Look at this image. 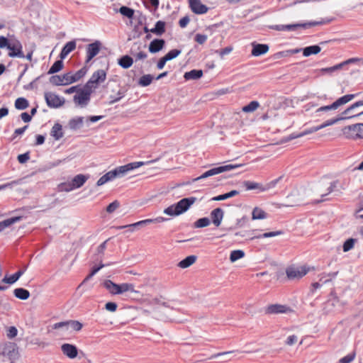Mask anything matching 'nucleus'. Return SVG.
Masks as SVG:
<instances>
[{
  "instance_id": "1",
  "label": "nucleus",
  "mask_w": 363,
  "mask_h": 363,
  "mask_svg": "<svg viewBox=\"0 0 363 363\" xmlns=\"http://www.w3.org/2000/svg\"><path fill=\"white\" fill-rule=\"evenodd\" d=\"M363 114V100L357 101L342 112L341 116L333 117L319 125V129L333 125L339 121L352 118Z\"/></svg>"
},
{
  "instance_id": "2",
  "label": "nucleus",
  "mask_w": 363,
  "mask_h": 363,
  "mask_svg": "<svg viewBox=\"0 0 363 363\" xmlns=\"http://www.w3.org/2000/svg\"><path fill=\"white\" fill-rule=\"evenodd\" d=\"M144 164L145 162H135L118 167L111 171L108 172L101 177H100L96 182V185L100 186L115 178L122 177L125 176L129 171L138 168Z\"/></svg>"
},
{
  "instance_id": "3",
  "label": "nucleus",
  "mask_w": 363,
  "mask_h": 363,
  "mask_svg": "<svg viewBox=\"0 0 363 363\" xmlns=\"http://www.w3.org/2000/svg\"><path fill=\"white\" fill-rule=\"evenodd\" d=\"M0 48H7L9 50L8 55L10 57L25 58L21 43L13 36L9 38L0 36Z\"/></svg>"
},
{
  "instance_id": "4",
  "label": "nucleus",
  "mask_w": 363,
  "mask_h": 363,
  "mask_svg": "<svg viewBox=\"0 0 363 363\" xmlns=\"http://www.w3.org/2000/svg\"><path fill=\"white\" fill-rule=\"evenodd\" d=\"M196 201V197L182 199L177 203H174L164 208L163 213L171 217L178 216L187 211Z\"/></svg>"
},
{
  "instance_id": "5",
  "label": "nucleus",
  "mask_w": 363,
  "mask_h": 363,
  "mask_svg": "<svg viewBox=\"0 0 363 363\" xmlns=\"http://www.w3.org/2000/svg\"><path fill=\"white\" fill-rule=\"evenodd\" d=\"M357 95L358 94H346L338 98L330 105L319 107V117L325 118L328 113L331 115L332 112L340 109L342 106L353 100Z\"/></svg>"
},
{
  "instance_id": "6",
  "label": "nucleus",
  "mask_w": 363,
  "mask_h": 363,
  "mask_svg": "<svg viewBox=\"0 0 363 363\" xmlns=\"http://www.w3.org/2000/svg\"><path fill=\"white\" fill-rule=\"evenodd\" d=\"M335 184L328 176L323 177L319 180V203L328 201L327 196L333 191Z\"/></svg>"
},
{
  "instance_id": "7",
  "label": "nucleus",
  "mask_w": 363,
  "mask_h": 363,
  "mask_svg": "<svg viewBox=\"0 0 363 363\" xmlns=\"http://www.w3.org/2000/svg\"><path fill=\"white\" fill-rule=\"evenodd\" d=\"M242 166H244L243 164H226V165L215 167V168H213V169H211L206 171L203 174H201L200 177L193 179L192 182H195L199 181L201 179L220 174L224 172H228V171H230L233 169H238Z\"/></svg>"
},
{
  "instance_id": "8",
  "label": "nucleus",
  "mask_w": 363,
  "mask_h": 363,
  "mask_svg": "<svg viewBox=\"0 0 363 363\" xmlns=\"http://www.w3.org/2000/svg\"><path fill=\"white\" fill-rule=\"evenodd\" d=\"M93 93L90 89H86L84 86L83 88L79 89L77 93L73 97V101L76 106L80 108L86 107L91 99V94Z\"/></svg>"
},
{
  "instance_id": "9",
  "label": "nucleus",
  "mask_w": 363,
  "mask_h": 363,
  "mask_svg": "<svg viewBox=\"0 0 363 363\" xmlns=\"http://www.w3.org/2000/svg\"><path fill=\"white\" fill-rule=\"evenodd\" d=\"M106 79V71L104 69H98L92 74L91 77L84 86H86V89H89L94 92L98 88L99 85L103 83Z\"/></svg>"
},
{
  "instance_id": "10",
  "label": "nucleus",
  "mask_w": 363,
  "mask_h": 363,
  "mask_svg": "<svg viewBox=\"0 0 363 363\" xmlns=\"http://www.w3.org/2000/svg\"><path fill=\"white\" fill-rule=\"evenodd\" d=\"M309 269L310 268L305 265H291L286 268V274L291 280L299 279L304 277Z\"/></svg>"
},
{
  "instance_id": "11",
  "label": "nucleus",
  "mask_w": 363,
  "mask_h": 363,
  "mask_svg": "<svg viewBox=\"0 0 363 363\" xmlns=\"http://www.w3.org/2000/svg\"><path fill=\"white\" fill-rule=\"evenodd\" d=\"M264 312L266 314H280V313H291L294 312L293 309L286 305L281 304H272L265 308Z\"/></svg>"
},
{
  "instance_id": "12",
  "label": "nucleus",
  "mask_w": 363,
  "mask_h": 363,
  "mask_svg": "<svg viewBox=\"0 0 363 363\" xmlns=\"http://www.w3.org/2000/svg\"><path fill=\"white\" fill-rule=\"evenodd\" d=\"M45 99L48 106L51 108H59L65 104V99L52 92L45 94Z\"/></svg>"
},
{
  "instance_id": "13",
  "label": "nucleus",
  "mask_w": 363,
  "mask_h": 363,
  "mask_svg": "<svg viewBox=\"0 0 363 363\" xmlns=\"http://www.w3.org/2000/svg\"><path fill=\"white\" fill-rule=\"evenodd\" d=\"M340 69L341 65H339V64L331 67H323L322 63H319V78L327 79L332 77L336 72Z\"/></svg>"
},
{
  "instance_id": "14",
  "label": "nucleus",
  "mask_w": 363,
  "mask_h": 363,
  "mask_svg": "<svg viewBox=\"0 0 363 363\" xmlns=\"http://www.w3.org/2000/svg\"><path fill=\"white\" fill-rule=\"evenodd\" d=\"M50 82L56 86L70 84L72 83V72L64 74L62 76H52L50 78Z\"/></svg>"
},
{
  "instance_id": "15",
  "label": "nucleus",
  "mask_w": 363,
  "mask_h": 363,
  "mask_svg": "<svg viewBox=\"0 0 363 363\" xmlns=\"http://www.w3.org/2000/svg\"><path fill=\"white\" fill-rule=\"evenodd\" d=\"M188 1L191 10L196 14H203L208 10V8L200 0H188Z\"/></svg>"
},
{
  "instance_id": "16",
  "label": "nucleus",
  "mask_w": 363,
  "mask_h": 363,
  "mask_svg": "<svg viewBox=\"0 0 363 363\" xmlns=\"http://www.w3.org/2000/svg\"><path fill=\"white\" fill-rule=\"evenodd\" d=\"M101 43L99 41H95L93 43L88 45L86 48V62H89L91 59L96 56L101 49Z\"/></svg>"
},
{
  "instance_id": "17",
  "label": "nucleus",
  "mask_w": 363,
  "mask_h": 363,
  "mask_svg": "<svg viewBox=\"0 0 363 363\" xmlns=\"http://www.w3.org/2000/svg\"><path fill=\"white\" fill-rule=\"evenodd\" d=\"M167 220H168L167 218L160 216V217H157L154 219H146V220L138 221V222L133 223V224L119 226V227H118V228L123 229V228H133V227H136V226H143L144 225L150 224V223H163V222L167 221Z\"/></svg>"
},
{
  "instance_id": "18",
  "label": "nucleus",
  "mask_w": 363,
  "mask_h": 363,
  "mask_svg": "<svg viewBox=\"0 0 363 363\" xmlns=\"http://www.w3.org/2000/svg\"><path fill=\"white\" fill-rule=\"evenodd\" d=\"M307 24H272L269 26V29L277 31H294L298 26L306 28Z\"/></svg>"
},
{
  "instance_id": "19",
  "label": "nucleus",
  "mask_w": 363,
  "mask_h": 363,
  "mask_svg": "<svg viewBox=\"0 0 363 363\" xmlns=\"http://www.w3.org/2000/svg\"><path fill=\"white\" fill-rule=\"evenodd\" d=\"M62 353L70 359L75 358L78 354V350L76 346L69 343H65L61 346Z\"/></svg>"
},
{
  "instance_id": "20",
  "label": "nucleus",
  "mask_w": 363,
  "mask_h": 363,
  "mask_svg": "<svg viewBox=\"0 0 363 363\" xmlns=\"http://www.w3.org/2000/svg\"><path fill=\"white\" fill-rule=\"evenodd\" d=\"M252 47V55L255 57H258L262 55L266 54L269 51V46L266 44H259L256 42H252L251 43Z\"/></svg>"
},
{
  "instance_id": "21",
  "label": "nucleus",
  "mask_w": 363,
  "mask_h": 363,
  "mask_svg": "<svg viewBox=\"0 0 363 363\" xmlns=\"http://www.w3.org/2000/svg\"><path fill=\"white\" fill-rule=\"evenodd\" d=\"M3 354L11 360L17 359L19 357L18 350L16 345L13 343H9L6 346Z\"/></svg>"
},
{
  "instance_id": "22",
  "label": "nucleus",
  "mask_w": 363,
  "mask_h": 363,
  "mask_svg": "<svg viewBox=\"0 0 363 363\" xmlns=\"http://www.w3.org/2000/svg\"><path fill=\"white\" fill-rule=\"evenodd\" d=\"M210 216L213 225L218 227L223 220L224 211L220 208H215L211 211Z\"/></svg>"
},
{
  "instance_id": "23",
  "label": "nucleus",
  "mask_w": 363,
  "mask_h": 363,
  "mask_svg": "<svg viewBox=\"0 0 363 363\" xmlns=\"http://www.w3.org/2000/svg\"><path fill=\"white\" fill-rule=\"evenodd\" d=\"M165 42L162 39H155L149 45V51L151 53H156L162 50Z\"/></svg>"
},
{
  "instance_id": "24",
  "label": "nucleus",
  "mask_w": 363,
  "mask_h": 363,
  "mask_svg": "<svg viewBox=\"0 0 363 363\" xmlns=\"http://www.w3.org/2000/svg\"><path fill=\"white\" fill-rule=\"evenodd\" d=\"M88 179V175L77 174L72 179V185L74 186V189H79L85 184Z\"/></svg>"
},
{
  "instance_id": "25",
  "label": "nucleus",
  "mask_w": 363,
  "mask_h": 363,
  "mask_svg": "<svg viewBox=\"0 0 363 363\" xmlns=\"http://www.w3.org/2000/svg\"><path fill=\"white\" fill-rule=\"evenodd\" d=\"M343 133H347V130H352L357 133L358 138H363V123H357L346 126L343 128Z\"/></svg>"
},
{
  "instance_id": "26",
  "label": "nucleus",
  "mask_w": 363,
  "mask_h": 363,
  "mask_svg": "<svg viewBox=\"0 0 363 363\" xmlns=\"http://www.w3.org/2000/svg\"><path fill=\"white\" fill-rule=\"evenodd\" d=\"M164 25L165 24H155V26L152 28L145 26L144 27V30L147 33H151L156 35H161L165 31Z\"/></svg>"
},
{
  "instance_id": "27",
  "label": "nucleus",
  "mask_w": 363,
  "mask_h": 363,
  "mask_svg": "<svg viewBox=\"0 0 363 363\" xmlns=\"http://www.w3.org/2000/svg\"><path fill=\"white\" fill-rule=\"evenodd\" d=\"M76 48L75 41H69L64 46L60 55V58L65 59Z\"/></svg>"
},
{
  "instance_id": "28",
  "label": "nucleus",
  "mask_w": 363,
  "mask_h": 363,
  "mask_svg": "<svg viewBox=\"0 0 363 363\" xmlns=\"http://www.w3.org/2000/svg\"><path fill=\"white\" fill-rule=\"evenodd\" d=\"M203 76V71L201 69H193L184 74V77L186 80L199 79Z\"/></svg>"
},
{
  "instance_id": "29",
  "label": "nucleus",
  "mask_w": 363,
  "mask_h": 363,
  "mask_svg": "<svg viewBox=\"0 0 363 363\" xmlns=\"http://www.w3.org/2000/svg\"><path fill=\"white\" fill-rule=\"evenodd\" d=\"M267 218V213L261 208L255 207L252 212V220H264Z\"/></svg>"
},
{
  "instance_id": "30",
  "label": "nucleus",
  "mask_w": 363,
  "mask_h": 363,
  "mask_svg": "<svg viewBox=\"0 0 363 363\" xmlns=\"http://www.w3.org/2000/svg\"><path fill=\"white\" fill-rule=\"evenodd\" d=\"M24 272V270H18L10 277L6 276L1 281L8 284H13L23 274Z\"/></svg>"
},
{
  "instance_id": "31",
  "label": "nucleus",
  "mask_w": 363,
  "mask_h": 363,
  "mask_svg": "<svg viewBox=\"0 0 363 363\" xmlns=\"http://www.w3.org/2000/svg\"><path fill=\"white\" fill-rule=\"evenodd\" d=\"M118 64L123 69H128L133 64V60L129 55H123L118 60Z\"/></svg>"
},
{
  "instance_id": "32",
  "label": "nucleus",
  "mask_w": 363,
  "mask_h": 363,
  "mask_svg": "<svg viewBox=\"0 0 363 363\" xmlns=\"http://www.w3.org/2000/svg\"><path fill=\"white\" fill-rule=\"evenodd\" d=\"M104 286L111 294H118L119 284H116L111 280H106L104 282Z\"/></svg>"
},
{
  "instance_id": "33",
  "label": "nucleus",
  "mask_w": 363,
  "mask_h": 363,
  "mask_svg": "<svg viewBox=\"0 0 363 363\" xmlns=\"http://www.w3.org/2000/svg\"><path fill=\"white\" fill-rule=\"evenodd\" d=\"M84 123V117H76L72 118L68 123L69 128L72 130L80 128Z\"/></svg>"
},
{
  "instance_id": "34",
  "label": "nucleus",
  "mask_w": 363,
  "mask_h": 363,
  "mask_svg": "<svg viewBox=\"0 0 363 363\" xmlns=\"http://www.w3.org/2000/svg\"><path fill=\"white\" fill-rule=\"evenodd\" d=\"M196 258L197 257L195 255L188 256L179 262L178 267L182 269L187 268L195 263Z\"/></svg>"
},
{
  "instance_id": "35",
  "label": "nucleus",
  "mask_w": 363,
  "mask_h": 363,
  "mask_svg": "<svg viewBox=\"0 0 363 363\" xmlns=\"http://www.w3.org/2000/svg\"><path fill=\"white\" fill-rule=\"evenodd\" d=\"M50 135L56 140H58L63 137L62 127L60 124L56 123L53 125Z\"/></svg>"
},
{
  "instance_id": "36",
  "label": "nucleus",
  "mask_w": 363,
  "mask_h": 363,
  "mask_svg": "<svg viewBox=\"0 0 363 363\" xmlns=\"http://www.w3.org/2000/svg\"><path fill=\"white\" fill-rule=\"evenodd\" d=\"M22 217L21 216H16L13 217L6 220H4L1 222H0V232H1L3 230H4L6 228L9 227L10 225L20 221L21 220Z\"/></svg>"
},
{
  "instance_id": "37",
  "label": "nucleus",
  "mask_w": 363,
  "mask_h": 363,
  "mask_svg": "<svg viewBox=\"0 0 363 363\" xmlns=\"http://www.w3.org/2000/svg\"><path fill=\"white\" fill-rule=\"evenodd\" d=\"M243 185L246 187L247 190L258 189L262 192L265 191V189H264V186H262L259 183L250 182V181H245L243 182Z\"/></svg>"
},
{
  "instance_id": "38",
  "label": "nucleus",
  "mask_w": 363,
  "mask_h": 363,
  "mask_svg": "<svg viewBox=\"0 0 363 363\" xmlns=\"http://www.w3.org/2000/svg\"><path fill=\"white\" fill-rule=\"evenodd\" d=\"M13 294L16 298L21 300H26L30 296V292L23 288H18L14 289Z\"/></svg>"
},
{
  "instance_id": "39",
  "label": "nucleus",
  "mask_w": 363,
  "mask_h": 363,
  "mask_svg": "<svg viewBox=\"0 0 363 363\" xmlns=\"http://www.w3.org/2000/svg\"><path fill=\"white\" fill-rule=\"evenodd\" d=\"M127 291H130L132 293H138V291L135 290L134 286L132 284L123 283L122 284H119L118 294H121Z\"/></svg>"
},
{
  "instance_id": "40",
  "label": "nucleus",
  "mask_w": 363,
  "mask_h": 363,
  "mask_svg": "<svg viewBox=\"0 0 363 363\" xmlns=\"http://www.w3.org/2000/svg\"><path fill=\"white\" fill-rule=\"evenodd\" d=\"M28 106V100L23 97L18 98L15 101V107L18 110H24L27 108Z\"/></svg>"
},
{
  "instance_id": "41",
  "label": "nucleus",
  "mask_w": 363,
  "mask_h": 363,
  "mask_svg": "<svg viewBox=\"0 0 363 363\" xmlns=\"http://www.w3.org/2000/svg\"><path fill=\"white\" fill-rule=\"evenodd\" d=\"M153 79L154 77L152 75L145 74L139 79L138 84L141 86H149L152 83Z\"/></svg>"
},
{
  "instance_id": "42",
  "label": "nucleus",
  "mask_w": 363,
  "mask_h": 363,
  "mask_svg": "<svg viewBox=\"0 0 363 363\" xmlns=\"http://www.w3.org/2000/svg\"><path fill=\"white\" fill-rule=\"evenodd\" d=\"M245 257L244 251L241 250H233L230 252V260L231 262H235L237 260L242 259Z\"/></svg>"
},
{
  "instance_id": "43",
  "label": "nucleus",
  "mask_w": 363,
  "mask_h": 363,
  "mask_svg": "<svg viewBox=\"0 0 363 363\" xmlns=\"http://www.w3.org/2000/svg\"><path fill=\"white\" fill-rule=\"evenodd\" d=\"M52 328L54 329V330H60L62 333H65L69 328V320L68 321H63V322H59V323H55L52 326Z\"/></svg>"
},
{
  "instance_id": "44",
  "label": "nucleus",
  "mask_w": 363,
  "mask_h": 363,
  "mask_svg": "<svg viewBox=\"0 0 363 363\" xmlns=\"http://www.w3.org/2000/svg\"><path fill=\"white\" fill-rule=\"evenodd\" d=\"M259 106V104L257 101H252L249 104L243 106L242 110L245 113H251L255 111Z\"/></svg>"
},
{
  "instance_id": "45",
  "label": "nucleus",
  "mask_w": 363,
  "mask_h": 363,
  "mask_svg": "<svg viewBox=\"0 0 363 363\" xmlns=\"http://www.w3.org/2000/svg\"><path fill=\"white\" fill-rule=\"evenodd\" d=\"M74 189H75L74 188V186L72 185V182H62L57 186V190L60 192H62V191L69 192Z\"/></svg>"
},
{
  "instance_id": "46",
  "label": "nucleus",
  "mask_w": 363,
  "mask_h": 363,
  "mask_svg": "<svg viewBox=\"0 0 363 363\" xmlns=\"http://www.w3.org/2000/svg\"><path fill=\"white\" fill-rule=\"evenodd\" d=\"M119 11L123 16L128 18H132L135 16V11L127 6H121Z\"/></svg>"
},
{
  "instance_id": "47",
  "label": "nucleus",
  "mask_w": 363,
  "mask_h": 363,
  "mask_svg": "<svg viewBox=\"0 0 363 363\" xmlns=\"http://www.w3.org/2000/svg\"><path fill=\"white\" fill-rule=\"evenodd\" d=\"M63 68V62L62 60L56 61L48 71V74H54L60 71Z\"/></svg>"
},
{
  "instance_id": "48",
  "label": "nucleus",
  "mask_w": 363,
  "mask_h": 363,
  "mask_svg": "<svg viewBox=\"0 0 363 363\" xmlns=\"http://www.w3.org/2000/svg\"><path fill=\"white\" fill-rule=\"evenodd\" d=\"M86 72H87L86 68L83 67L81 69H79V71H77L76 73H74V74L72 73V83L79 80L82 77H83L86 74Z\"/></svg>"
},
{
  "instance_id": "49",
  "label": "nucleus",
  "mask_w": 363,
  "mask_h": 363,
  "mask_svg": "<svg viewBox=\"0 0 363 363\" xmlns=\"http://www.w3.org/2000/svg\"><path fill=\"white\" fill-rule=\"evenodd\" d=\"M356 242H357V239H354V238L347 239L343 244V246H342L343 251L346 252H348L350 250H352L354 247Z\"/></svg>"
},
{
  "instance_id": "50",
  "label": "nucleus",
  "mask_w": 363,
  "mask_h": 363,
  "mask_svg": "<svg viewBox=\"0 0 363 363\" xmlns=\"http://www.w3.org/2000/svg\"><path fill=\"white\" fill-rule=\"evenodd\" d=\"M209 225L210 220L208 218H199L194 223V227L197 228L207 227Z\"/></svg>"
},
{
  "instance_id": "51",
  "label": "nucleus",
  "mask_w": 363,
  "mask_h": 363,
  "mask_svg": "<svg viewBox=\"0 0 363 363\" xmlns=\"http://www.w3.org/2000/svg\"><path fill=\"white\" fill-rule=\"evenodd\" d=\"M181 54V50L177 49H174L170 50L168 53H167L164 57L167 59V61L172 60L176 58Z\"/></svg>"
},
{
  "instance_id": "52",
  "label": "nucleus",
  "mask_w": 363,
  "mask_h": 363,
  "mask_svg": "<svg viewBox=\"0 0 363 363\" xmlns=\"http://www.w3.org/2000/svg\"><path fill=\"white\" fill-rule=\"evenodd\" d=\"M318 53V45L309 46L303 49V54L305 57H308L311 54Z\"/></svg>"
},
{
  "instance_id": "53",
  "label": "nucleus",
  "mask_w": 363,
  "mask_h": 363,
  "mask_svg": "<svg viewBox=\"0 0 363 363\" xmlns=\"http://www.w3.org/2000/svg\"><path fill=\"white\" fill-rule=\"evenodd\" d=\"M144 4L148 9L156 10L159 6V0H143Z\"/></svg>"
},
{
  "instance_id": "54",
  "label": "nucleus",
  "mask_w": 363,
  "mask_h": 363,
  "mask_svg": "<svg viewBox=\"0 0 363 363\" xmlns=\"http://www.w3.org/2000/svg\"><path fill=\"white\" fill-rule=\"evenodd\" d=\"M282 234V232L280 230L278 231H274V232H269V233H264L260 235L255 236L256 238H273L275 236H278Z\"/></svg>"
},
{
  "instance_id": "55",
  "label": "nucleus",
  "mask_w": 363,
  "mask_h": 363,
  "mask_svg": "<svg viewBox=\"0 0 363 363\" xmlns=\"http://www.w3.org/2000/svg\"><path fill=\"white\" fill-rule=\"evenodd\" d=\"M69 326L74 331H79L82 328V324L78 320H69Z\"/></svg>"
},
{
  "instance_id": "56",
  "label": "nucleus",
  "mask_w": 363,
  "mask_h": 363,
  "mask_svg": "<svg viewBox=\"0 0 363 363\" xmlns=\"http://www.w3.org/2000/svg\"><path fill=\"white\" fill-rule=\"evenodd\" d=\"M120 206V203L118 201H114L113 202L111 203L107 207H106V211L108 213H113L116 209H118Z\"/></svg>"
},
{
  "instance_id": "57",
  "label": "nucleus",
  "mask_w": 363,
  "mask_h": 363,
  "mask_svg": "<svg viewBox=\"0 0 363 363\" xmlns=\"http://www.w3.org/2000/svg\"><path fill=\"white\" fill-rule=\"evenodd\" d=\"M355 356H356V354H355V352H353L347 354V356L341 358L340 359V363H350L351 362H352L354 359Z\"/></svg>"
},
{
  "instance_id": "58",
  "label": "nucleus",
  "mask_w": 363,
  "mask_h": 363,
  "mask_svg": "<svg viewBox=\"0 0 363 363\" xmlns=\"http://www.w3.org/2000/svg\"><path fill=\"white\" fill-rule=\"evenodd\" d=\"M18 334V330L14 326H11L8 328L6 335L9 339L14 338Z\"/></svg>"
},
{
  "instance_id": "59",
  "label": "nucleus",
  "mask_w": 363,
  "mask_h": 363,
  "mask_svg": "<svg viewBox=\"0 0 363 363\" xmlns=\"http://www.w3.org/2000/svg\"><path fill=\"white\" fill-rule=\"evenodd\" d=\"M21 181H22V179H18V180L12 181L9 183H6V184L0 185V190L5 189L6 188H11L15 185L20 184L21 183Z\"/></svg>"
},
{
  "instance_id": "60",
  "label": "nucleus",
  "mask_w": 363,
  "mask_h": 363,
  "mask_svg": "<svg viewBox=\"0 0 363 363\" xmlns=\"http://www.w3.org/2000/svg\"><path fill=\"white\" fill-rule=\"evenodd\" d=\"M282 179V177H279V178L274 179L267 184L265 186H264V189H265V191L272 189L276 186V185L278 184V182Z\"/></svg>"
},
{
  "instance_id": "61",
  "label": "nucleus",
  "mask_w": 363,
  "mask_h": 363,
  "mask_svg": "<svg viewBox=\"0 0 363 363\" xmlns=\"http://www.w3.org/2000/svg\"><path fill=\"white\" fill-rule=\"evenodd\" d=\"M208 38L207 35L197 33L195 35V40L200 45L203 44Z\"/></svg>"
},
{
  "instance_id": "62",
  "label": "nucleus",
  "mask_w": 363,
  "mask_h": 363,
  "mask_svg": "<svg viewBox=\"0 0 363 363\" xmlns=\"http://www.w3.org/2000/svg\"><path fill=\"white\" fill-rule=\"evenodd\" d=\"M132 55L134 56L136 60H143L147 58V55L145 52L140 51L138 52L134 53L132 52Z\"/></svg>"
},
{
  "instance_id": "63",
  "label": "nucleus",
  "mask_w": 363,
  "mask_h": 363,
  "mask_svg": "<svg viewBox=\"0 0 363 363\" xmlns=\"http://www.w3.org/2000/svg\"><path fill=\"white\" fill-rule=\"evenodd\" d=\"M105 308L111 312H115L117 309V304L114 302H108L105 305Z\"/></svg>"
},
{
  "instance_id": "64",
  "label": "nucleus",
  "mask_w": 363,
  "mask_h": 363,
  "mask_svg": "<svg viewBox=\"0 0 363 363\" xmlns=\"http://www.w3.org/2000/svg\"><path fill=\"white\" fill-rule=\"evenodd\" d=\"M29 159H30V157H29V154L28 152L19 155L18 156V160L21 164L26 162Z\"/></svg>"
}]
</instances>
